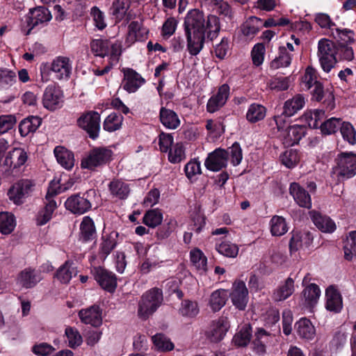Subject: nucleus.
<instances>
[{
	"instance_id": "nucleus-36",
	"label": "nucleus",
	"mask_w": 356,
	"mask_h": 356,
	"mask_svg": "<svg viewBox=\"0 0 356 356\" xmlns=\"http://www.w3.org/2000/svg\"><path fill=\"white\" fill-rule=\"evenodd\" d=\"M295 291L294 280L288 277L273 293L275 301H283L289 298Z\"/></svg>"
},
{
	"instance_id": "nucleus-54",
	"label": "nucleus",
	"mask_w": 356,
	"mask_h": 356,
	"mask_svg": "<svg viewBox=\"0 0 356 356\" xmlns=\"http://www.w3.org/2000/svg\"><path fill=\"white\" fill-rule=\"evenodd\" d=\"M227 161L230 160L234 166L239 165L243 159L242 149L238 143H234L232 147L225 150Z\"/></svg>"
},
{
	"instance_id": "nucleus-28",
	"label": "nucleus",
	"mask_w": 356,
	"mask_h": 356,
	"mask_svg": "<svg viewBox=\"0 0 356 356\" xmlns=\"http://www.w3.org/2000/svg\"><path fill=\"white\" fill-rule=\"evenodd\" d=\"M305 104V97L302 95H296L286 100L283 106V113L288 117H292L301 110Z\"/></svg>"
},
{
	"instance_id": "nucleus-20",
	"label": "nucleus",
	"mask_w": 356,
	"mask_h": 356,
	"mask_svg": "<svg viewBox=\"0 0 356 356\" xmlns=\"http://www.w3.org/2000/svg\"><path fill=\"white\" fill-rule=\"evenodd\" d=\"M229 96V86L227 84H223L219 87L216 95L211 96L207 104V111L214 113L222 107Z\"/></svg>"
},
{
	"instance_id": "nucleus-55",
	"label": "nucleus",
	"mask_w": 356,
	"mask_h": 356,
	"mask_svg": "<svg viewBox=\"0 0 356 356\" xmlns=\"http://www.w3.org/2000/svg\"><path fill=\"white\" fill-rule=\"evenodd\" d=\"M342 123L341 118H331L321 124V131L327 135L334 134L340 130Z\"/></svg>"
},
{
	"instance_id": "nucleus-27",
	"label": "nucleus",
	"mask_w": 356,
	"mask_h": 356,
	"mask_svg": "<svg viewBox=\"0 0 356 356\" xmlns=\"http://www.w3.org/2000/svg\"><path fill=\"white\" fill-rule=\"evenodd\" d=\"M262 28V21L254 16L250 17L241 26L242 34L247 38H253Z\"/></svg>"
},
{
	"instance_id": "nucleus-30",
	"label": "nucleus",
	"mask_w": 356,
	"mask_h": 356,
	"mask_svg": "<svg viewBox=\"0 0 356 356\" xmlns=\"http://www.w3.org/2000/svg\"><path fill=\"white\" fill-rule=\"evenodd\" d=\"M111 195L120 200L126 199L129 193V185L121 179H113L108 184Z\"/></svg>"
},
{
	"instance_id": "nucleus-59",
	"label": "nucleus",
	"mask_w": 356,
	"mask_h": 356,
	"mask_svg": "<svg viewBox=\"0 0 356 356\" xmlns=\"http://www.w3.org/2000/svg\"><path fill=\"white\" fill-rule=\"evenodd\" d=\"M163 262V260L159 259L156 256L149 257L141 264L140 270L142 273L147 274L151 270L162 266Z\"/></svg>"
},
{
	"instance_id": "nucleus-47",
	"label": "nucleus",
	"mask_w": 356,
	"mask_h": 356,
	"mask_svg": "<svg viewBox=\"0 0 356 356\" xmlns=\"http://www.w3.org/2000/svg\"><path fill=\"white\" fill-rule=\"evenodd\" d=\"M344 258L353 261L356 258V231L350 232L346 237L343 245Z\"/></svg>"
},
{
	"instance_id": "nucleus-61",
	"label": "nucleus",
	"mask_w": 356,
	"mask_h": 356,
	"mask_svg": "<svg viewBox=\"0 0 356 356\" xmlns=\"http://www.w3.org/2000/svg\"><path fill=\"white\" fill-rule=\"evenodd\" d=\"M186 158L185 151L183 145L177 143L168 151V160L172 163H177Z\"/></svg>"
},
{
	"instance_id": "nucleus-43",
	"label": "nucleus",
	"mask_w": 356,
	"mask_h": 356,
	"mask_svg": "<svg viewBox=\"0 0 356 356\" xmlns=\"http://www.w3.org/2000/svg\"><path fill=\"white\" fill-rule=\"evenodd\" d=\"M321 290L315 284L307 286L302 291L304 304L307 307H313L319 299Z\"/></svg>"
},
{
	"instance_id": "nucleus-51",
	"label": "nucleus",
	"mask_w": 356,
	"mask_h": 356,
	"mask_svg": "<svg viewBox=\"0 0 356 356\" xmlns=\"http://www.w3.org/2000/svg\"><path fill=\"white\" fill-rule=\"evenodd\" d=\"M179 311V314L183 316L193 318L198 314L200 309L196 301L184 300L181 302Z\"/></svg>"
},
{
	"instance_id": "nucleus-21",
	"label": "nucleus",
	"mask_w": 356,
	"mask_h": 356,
	"mask_svg": "<svg viewBox=\"0 0 356 356\" xmlns=\"http://www.w3.org/2000/svg\"><path fill=\"white\" fill-rule=\"evenodd\" d=\"M305 133L306 128L305 125L294 124L289 126L282 134L284 145L285 146H293L297 144Z\"/></svg>"
},
{
	"instance_id": "nucleus-35",
	"label": "nucleus",
	"mask_w": 356,
	"mask_h": 356,
	"mask_svg": "<svg viewBox=\"0 0 356 356\" xmlns=\"http://www.w3.org/2000/svg\"><path fill=\"white\" fill-rule=\"evenodd\" d=\"M130 7V0H113L110 8L111 15L118 22L128 17L127 12ZM130 18L127 17V20Z\"/></svg>"
},
{
	"instance_id": "nucleus-60",
	"label": "nucleus",
	"mask_w": 356,
	"mask_h": 356,
	"mask_svg": "<svg viewBox=\"0 0 356 356\" xmlns=\"http://www.w3.org/2000/svg\"><path fill=\"white\" fill-rule=\"evenodd\" d=\"M208 31V38L211 40L215 38L220 31V22L218 18L213 15L207 17L205 25V31Z\"/></svg>"
},
{
	"instance_id": "nucleus-48",
	"label": "nucleus",
	"mask_w": 356,
	"mask_h": 356,
	"mask_svg": "<svg viewBox=\"0 0 356 356\" xmlns=\"http://www.w3.org/2000/svg\"><path fill=\"white\" fill-rule=\"evenodd\" d=\"M16 225L15 218L13 213L9 212L0 213V232L3 234L11 233Z\"/></svg>"
},
{
	"instance_id": "nucleus-63",
	"label": "nucleus",
	"mask_w": 356,
	"mask_h": 356,
	"mask_svg": "<svg viewBox=\"0 0 356 356\" xmlns=\"http://www.w3.org/2000/svg\"><path fill=\"white\" fill-rule=\"evenodd\" d=\"M177 225V222L175 218L168 219L167 222L157 230V237L159 239L167 238L175 230Z\"/></svg>"
},
{
	"instance_id": "nucleus-58",
	"label": "nucleus",
	"mask_w": 356,
	"mask_h": 356,
	"mask_svg": "<svg viewBox=\"0 0 356 356\" xmlns=\"http://www.w3.org/2000/svg\"><path fill=\"white\" fill-rule=\"evenodd\" d=\"M280 320L279 312L275 309H270L264 316L265 326L267 327H275L273 330L280 332V327L277 324Z\"/></svg>"
},
{
	"instance_id": "nucleus-39",
	"label": "nucleus",
	"mask_w": 356,
	"mask_h": 356,
	"mask_svg": "<svg viewBox=\"0 0 356 356\" xmlns=\"http://www.w3.org/2000/svg\"><path fill=\"white\" fill-rule=\"evenodd\" d=\"M266 108L257 103L251 104L248 108L245 118L250 123H256L264 120L266 115Z\"/></svg>"
},
{
	"instance_id": "nucleus-34",
	"label": "nucleus",
	"mask_w": 356,
	"mask_h": 356,
	"mask_svg": "<svg viewBox=\"0 0 356 356\" xmlns=\"http://www.w3.org/2000/svg\"><path fill=\"white\" fill-rule=\"evenodd\" d=\"M298 334L300 337L312 340L316 335V330L312 322L306 318H300L295 325Z\"/></svg>"
},
{
	"instance_id": "nucleus-24",
	"label": "nucleus",
	"mask_w": 356,
	"mask_h": 356,
	"mask_svg": "<svg viewBox=\"0 0 356 356\" xmlns=\"http://www.w3.org/2000/svg\"><path fill=\"white\" fill-rule=\"evenodd\" d=\"M79 316L82 323L90 324L94 327L99 326L102 323L101 310L99 307L95 305L80 310Z\"/></svg>"
},
{
	"instance_id": "nucleus-41",
	"label": "nucleus",
	"mask_w": 356,
	"mask_h": 356,
	"mask_svg": "<svg viewBox=\"0 0 356 356\" xmlns=\"http://www.w3.org/2000/svg\"><path fill=\"white\" fill-rule=\"evenodd\" d=\"M190 259L192 264L200 274L207 270V259L202 251L195 248L190 252Z\"/></svg>"
},
{
	"instance_id": "nucleus-9",
	"label": "nucleus",
	"mask_w": 356,
	"mask_h": 356,
	"mask_svg": "<svg viewBox=\"0 0 356 356\" xmlns=\"http://www.w3.org/2000/svg\"><path fill=\"white\" fill-rule=\"evenodd\" d=\"M52 18L51 12L45 7L38 6L30 9L28 14L25 16V23L28 29L24 31L26 35H29L31 31L37 26L44 25Z\"/></svg>"
},
{
	"instance_id": "nucleus-8",
	"label": "nucleus",
	"mask_w": 356,
	"mask_h": 356,
	"mask_svg": "<svg viewBox=\"0 0 356 356\" xmlns=\"http://www.w3.org/2000/svg\"><path fill=\"white\" fill-rule=\"evenodd\" d=\"M34 187L35 183L33 180L22 179L10 187L8 196L14 204H21L31 194Z\"/></svg>"
},
{
	"instance_id": "nucleus-10",
	"label": "nucleus",
	"mask_w": 356,
	"mask_h": 356,
	"mask_svg": "<svg viewBox=\"0 0 356 356\" xmlns=\"http://www.w3.org/2000/svg\"><path fill=\"white\" fill-rule=\"evenodd\" d=\"M79 127L86 131L91 138H96L100 130V115L96 111L83 113L77 120Z\"/></svg>"
},
{
	"instance_id": "nucleus-14",
	"label": "nucleus",
	"mask_w": 356,
	"mask_h": 356,
	"mask_svg": "<svg viewBox=\"0 0 356 356\" xmlns=\"http://www.w3.org/2000/svg\"><path fill=\"white\" fill-rule=\"evenodd\" d=\"M118 45L119 48V58L121 56V44L118 42H111L105 39H94L90 42L92 52L96 56L108 57V60L111 59L114 46Z\"/></svg>"
},
{
	"instance_id": "nucleus-53",
	"label": "nucleus",
	"mask_w": 356,
	"mask_h": 356,
	"mask_svg": "<svg viewBox=\"0 0 356 356\" xmlns=\"http://www.w3.org/2000/svg\"><path fill=\"white\" fill-rule=\"evenodd\" d=\"M340 133L343 139L350 145L356 144V130L350 122L343 121Z\"/></svg>"
},
{
	"instance_id": "nucleus-42",
	"label": "nucleus",
	"mask_w": 356,
	"mask_h": 356,
	"mask_svg": "<svg viewBox=\"0 0 356 356\" xmlns=\"http://www.w3.org/2000/svg\"><path fill=\"white\" fill-rule=\"evenodd\" d=\"M270 233L274 236H281L288 232V226L285 218L280 216H274L269 222Z\"/></svg>"
},
{
	"instance_id": "nucleus-15",
	"label": "nucleus",
	"mask_w": 356,
	"mask_h": 356,
	"mask_svg": "<svg viewBox=\"0 0 356 356\" xmlns=\"http://www.w3.org/2000/svg\"><path fill=\"white\" fill-rule=\"evenodd\" d=\"M91 272L102 289L108 292L115 291L117 286V280L114 273L102 267H95Z\"/></svg>"
},
{
	"instance_id": "nucleus-4",
	"label": "nucleus",
	"mask_w": 356,
	"mask_h": 356,
	"mask_svg": "<svg viewBox=\"0 0 356 356\" xmlns=\"http://www.w3.org/2000/svg\"><path fill=\"white\" fill-rule=\"evenodd\" d=\"M28 159L26 151L22 148H14L9 151L5 159L0 162V172L6 177L15 176L19 168Z\"/></svg>"
},
{
	"instance_id": "nucleus-62",
	"label": "nucleus",
	"mask_w": 356,
	"mask_h": 356,
	"mask_svg": "<svg viewBox=\"0 0 356 356\" xmlns=\"http://www.w3.org/2000/svg\"><path fill=\"white\" fill-rule=\"evenodd\" d=\"M280 158L282 163L288 168L296 166L300 160L298 153L293 149L286 151L281 155Z\"/></svg>"
},
{
	"instance_id": "nucleus-13",
	"label": "nucleus",
	"mask_w": 356,
	"mask_h": 356,
	"mask_svg": "<svg viewBox=\"0 0 356 356\" xmlns=\"http://www.w3.org/2000/svg\"><path fill=\"white\" fill-rule=\"evenodd\" d=\"M233 305L239 310H244L248 302V290L243 281L236 280L232 284L231 292L228 295Z\"/></svg>"
},
{
	"instance_id": "nucleus-17",
	"label": "nucleus",
	"mask_w": 356,
	"mask_h": 356,
	"mask_svg": "<svg viewBox=\"0 0 356 356\" xmlns=\"http://www.w3.org/2000/svg\"><path fill=\"white\" fill-rule=\"evenodd\" d=\"M122 88L129 93L136 92L143 84L145 80L137 72L132 69H124Z\"/></svg>"
},
{
	"instance_id": "nucleus-23",
	"label": "nucleus",
	"mask_w": 356,
	"mask_h": 356,
	"mask_svg": "<svg viewBox=\"0 0 356 356\" xmlns=\"http://www.w3.org/2000/svg\"><path fill=\"white\" fill-rule=\"evenodd\" d=\"M148 31L137 21L131 22L128 26V33L125 40L127 47L134 44L137 41H143L147 38Z\"/></svg>"
},
{
	"instance_id": "nucleus-26",
	"label": "nucleus",
	"mask_w": 356,
	"mask_h": 356,
	"mask_svg": "<svg viewBox=\"0 0 356 356\" xmlns=\"http://www.w3.org/2000/svg\"><path fill=\"white\" fill-rule=\"evenodd\" d=\"M326 309L335 313L339 312L343 307L342 298L339 292L333 286L326 289Z\"/></svg>"
},
{
	"instance_id": "nucleus-49",
	"label": "nucleus",
	"mask_w": 356,
	"mask_h": 356,
	"mask_svg": "<svg viewBox=\"0 0 356 356\" xmlns=\"http://www.w3.org/2000/svg\"><path fill=\"white\" fill-rule=\"evenodd\" d=\"M291 62V54L287 51L286 47H280L279 49V56L276 57L270 63V67L273 69L288 67Z\"/></svg>"
},
{
	"instance_id": "nucleus-6",
	"label": "nucleus",
	"mask_w": 356,
	"mask_h": 356,
	"mask_svg": "<svg viewBox=\"0 0 356 356\" xmlns=\"http://www.w3.org/2000/svg\"><path fill=\"white\" fill-rule=\"evenodd\" d=\"M334 172L342 179L352 178L356 175V154L342 152L336 158Z\"/></svg>"
},
{
	"instance_id": "nucleus-11",
	"label": "nucleus",
	"mask_w": 356,
	"mask_h": 356,
	"mask_svg": "<svg viewBox=\"0 0 356 356\" xmlns=\"http://www.w3.org/2000/svg\"><path fill=\"white\" fill-rule=\"evenodd\" d=\"M229 327L228 318L222 316L210 323L205 335L211 342H219L223 339Z\"/></svg>"
},
{
	"instance_id": "nucleus-50",
	"label": "nucleus",
	"mask_w": 356,
	"mask_h": 356,
	"mask_svg": "<svg viewBox=\"0 0 356 356\" xmlns=\"http://www.w3.org/2000/svg\"><path fill=\"white\" fill-rule=\"evenodd\" d=\"M162 220L163 213L158 209L147 211L143 216L144 224L152 228L159 225Z\"/></svg>"
},
{
	"instance_id": "nucleus-38",
	"label": "nucleus",
	"mask_w": 356,
	"mask_h": 356,
	"mask_svg": "<svg viewBox=\"0 0 356 356\" xmlns=\"http://www.w3.org/2000/svg\"><path fill=\"white\" fill-rule=\"evenodd\" d=\"M76 274L77 270L73 262L67 261L58 269L56 277L61 283L67 284Z\"/></svg>"
},
{
	"instance_id": "nucleus-2",
	"label": "nucleus",
	"mask_w": 356,
	"mask_h": 356,
	"mask_svg": "<svg viewBox=\"0 0 356 356\" xmlns=\"http://www.w3.org/2000/svg\"><path fill=\"white\" fill-rule=\"evenodd\" d=\"M72 72V60L67 57L59 56L56 57L50 65H42L40 67L41 79L43 82L49 80L50 73L52 72L57 80L67 81Z\"/></svg>"
},
{
	"instance_id": "nucleus-1",
	"label": "nucleus",
	"mask_w": 356,
	"mask_h": 356,
	"mask_svg": "<svg viewBox=\"0 0 356 356\" xmlns=\"http://www.w3.org/2000/svg\"><path fill=\"white\" fill-rule=\"evenodd\" d=\"M184 31L187 48L192 56L197 55L202 49L205 38V19L198 9L190 10L184 19Z\"/></svg>"
},
{
	"instance_id": "nucleus-40",
	"label": "nucleus",
	"mask_w": 356,
	"mask_h": 356,
	"mask_svg": "<svg viewBox=\"0 0 356 356\" xmlns=\"http://www.w3.org/2000/svg\"><path fill=\"white\" fill-rule=\"evenodd\" d=\"M57 207L54 200H46L45 206L39 211L36 216V222L38 225H44L52 218V214Z\"/></svg>"
},
{
	"instance_id": "nucleus-25",
	"label": "nucleus",
	"mask_w": 356,
	"mask_h": 356,
	"mask_svg": "<svg viewBox=\"0 0 356 356\" xmlns=\"http://www.w3.org/2000/svg\"><path fill=\"white\" fill-rule=\"evenodd\" d=\"M309 215L314 224L321 232L332 233L336 229V225L330 217L316 211H310Z\"/></svg>"
},
{
	"instance_id": "nucleus-16",
	"label": "nucleus",
	"mask_w": 356,
	"mask_h": 356,
	"mask_svg": "<svg viewBox=\"0 0 356 356\" xmlns=\"http://www.w3.org/2000/svg\"><path fill=\"white\" fill-rule=\"evenodd\" d=\"M42 280L41 273L32 268L22 270L16 278V284L22 289H32Z\"/></svg>"
},
{
	"instance_id": "nucleus-7",
	"label": "nucleus",
	"mask_w": 356,
	"mask_h": 356,
	"mask_svg": "<svg viewBox=\"0 0 356 356\" xmlns=\"http://www.w3.org/2000/svg\"><path fill=\"white\" fill-rule=\"evenodd\" d=\"M112 154V151L106 147L95 148L82 159L81 168L92 170L97 167H101L111 160Z\"/></svg>"
},
{
	"instance_id": "nucleus-45",
	"label": "nucleus",
	"mask_w": 356,
	"mask_h": 356,
	"mask_svg": "<svg viewBox=\"0 0 356 356\" xmlns=\"http://www.w3.org/2000/svg\"><path fill=\"white\" fill-rule=\"evenodd\" d=\"M325 117V112L321 109L306 111L301 117V120L305 122L310 128H317L319 122Z\"/></svg>"
},
{
	"instance_id": "nucleus-44",
	"label": "nucleus",
	"mask_w": 356,
	"mask_h": 356,
	"mask_svg": "<svg viewBox=\"0 0 356 356\" xmlns=\"http://www.w3.org/2000/svg\"><path fill=\"white\" fill-rule=\"evenodd\" d=\"M216 250L218 252L226 257L235 258L238 253V247L236 244L229 241H220L216 243Z\"/></svg>"
},
{
	"instance_id": "nucleus-46",
	"label": "nucleus",
	"mask_w": 356,
	"mask_h": 356,
	"mask_svg": "<svg viewBox=\"0 0 356 356\" xmlns=\"http://www.w3.org/2000/svg\"><path fill=\"white\" fill-rule=\"evenodd\" d=\"M81 236L85 241L92 240L96 235L95 223L89 216L83 218L80 225Z\"/></svg>"
},
{
	"instance_id": "nucleus-64",
	"label": "nucleus",
	"mask_w": 356,
	"mask_h": 356,
	"mask_svg": "<svg viewBox=\"0 0 356 356\" xmlns=\"http://www.w3.org/2000/svg\"><path fill=\"white\" fill-rule=\"evenodd\" d=\"M250 337L251 331L250 327L245 326L234 335L233 341L236 346H245L250 342Z\"/></svg>"
},
{
	"instance_id": "nucleus-31",
	"label": "nucleus",
	"mask_w": 356,
	"mask_h": 356,
	"mask_svg": "<svg viewBox=\"0 0 356 356\" xmlns=\"http://www.w3.org/2000/svg\"><path fill=\"white\" fill-rule=\"evenodd\" d=\"M42 119L38 116H29L22 120L19 125V131L22 136L25 137L35 132L41 125Z\"/></svg>"
},
{
	"instance_id": "nucleus-22",
	"label": "nucleus",
	"mask_w": 356,
	"mask_h": 356,
	"mask_svg": "<svg viewBox=\"0 0 356 356\" xmlns=\"http://www.w3.org/2000/svg\"><path fill=\"white\" fill-rule=\"evenodd\" d=\"M289 193L297 204L301 207H312V199L308 192L299 184L293 182L289 186Z\"/></svg>"
},
{
	"instance_id": "nucleus-12",
	"label": "nucleus",
	"mask_w": 356,
	"mask_h": 356,
	"mask_svg": "<svg viewBox=\"0 0 356 356\" xmlns=\"http://www.w3.org/2000/svg\"><path fill=\"white\" fill-rule=\"evenodd\" d=\"M63 103V93L56 84H49L44 91L42 104L44 108L54 111L60 108Z\"/></svg>"
},
{
	"instance_id": "nucleus-32",
	"label": "nucleus",
	"mask_w": 356,
	"mask_h": 356,
	"mask_svg": "<svg viewBox=\"0 0 356 356\" xmlns=\"http://www.w3.org/2000/svg\"><path fill=\"white\" fill-rule=\"evenodd\" d=\"M228 292L225 289H217L211 293L209 299V305L214 312L220 310L226 304Z\"/></svg>"
},
{
	"instance_id": "nucleus-37",
	"label": "nucleus",
	"mask_w": 356,
	"mask_h": 356,
	"mask_svg": "<svg viewBox=\"0 0 356 356\" xmlns=\"http://www.w3.org/2000/svg\"><path fill=\"white\" fill-rule=\"evenodd\" d=\"M160 120L162 124L169 129H175L180 124L177 114L172 110L164 107L160 110Z\"/></svg>"
},
{
	"instance_id": "nucleus-29",
	"label": "nucleus",
	"mask_w": 356,
	"mask_h": 356,
	"mask_svg": "<svg viewBox=\"0 0 356 356\" xmlns=\"http://www.w3.org/2000/svg\"><path fill=\"white\" fill-rule=\"evenodd\" d=\"M312 242L311 236L307 233L293 232L289 243L290 252H296L303 248H307Z\"/></svg>"
},
{
	"instance_id": "nucleus-57",
	"label": "nucleus",
	"mask_w": 356,
	"mask_h": 356,
	"mask_svg": "<svg viewBox=\"0 0 356 356\" xmlns=\"http://www.w3.org/2000/svg\"><path fill=\"white\" fill-rule=\"evenodd\" d=\"M152 339L156 348L161 351H170L174 348L172 342L163 334H156Z\"/></svg>"
},
{
	"instance_id": "nucleus-52",
	"label": "nucleus",
	"mask_w": 356,
	"mask_h": 356,
	"mask_svg": "<svg viewBox=\"0 0 356 356\" xmlns=\"http://www.w3.org/2000/svg\"><path fill=\"white\" fill-rule=\"evenodd\" d=\"M122 121L123 117L122 115L112 113L104 120L103 128L108 132L115 131L121 127Z\"/></svg>"
},
{
	"instance_id": "nucleus-3",
	"label": "nucleus",
	"mask_w": 356,
	"mask_h": 356,
	"mask_svg": "<svg viewBox=\"0 0 356 356\" xmlns=\"http://www.w3.org/2000/svg\"><path fill=\"white\" fill-rule=\"evenodd\" d=\"M163 300V293L161 289L154 288L146 291L138 302V317L147 320L161 305Z\"/></svg>"
},
{
	"instance_id": "nucleus-19",
	"label": "nucleus",
	"mask_w": 356,
	"mask_h": 356,
	"mask_svg": "<svg viewBox=\"0 0 356 356\" xmlns=\"http://www.w3.org/2000/svg\"><path fill=\"white\" fill-rule=\"evenodd\" d=\"M65 206L72 213L81 215L89 211L92 204L87 198L76 194L67 199Z\"/></svg>"
},
{
	"instance_id": "nucleus-5",
	"label": "nucleus",
	"mask_w": 356,
	"mask_h": 356,
	"mask_svg": "<svg viewBox=\"0 0 356 356\" xmlns=\"http://www.w3.org/2000/svg\"><path fill=\"white\" fill-rule=\"evenodd\" d=\"M337 48L335 44L326 38L321 39L318 43V57L323 70L329 72L337 63Z\"/></svg>"
},
{
	"instance_id": "nucleus-18",
	"label": "nucleus",
	"mask_w": 356,
	"mask_h": 356,
	"mask_svg": "<svg viewBox=\"0 0 356 356\" xmlns=\"http://www.w3.org/2000/svg\"><path fill=\"white\" fill-rule=\"evenodd\" d=\"M225 149L218 148L210 153L205 160L204 165L207 170L218 172L225 168L227 163Z\"/></svg>"
},
{
	"instance_id": "nucleus-33",
	"label": "nucleus",
	"mask_w": 356,
	"mask_h": 356,
	"mask_svg": "<svg viewBox=\"0 0 356 356\" xmlns=\"http://www.w3.org/2000/svg\"><path fill=\"white\" fill-rule=\"evenodd\" d=\"M55 157L59 164L65 169H71L74 164L73 154L62 146H57L54 150Z\"/></svg>"
},
{
	"instance_id": "nucleus-56",
	"label": "nucleus",
	"mask_w": 356,
	"mask_h": 356,
	"mask_svg": "<svg viewBox=\"0 0 356 356\" xmlns=\"http://www.w3.org/2000/svg\"><path fill=\"white\" fill-rule=\"evenodd\" d=\"M16 81L15 73L8 69H0V90L9 88Z\"/></svg>"
}]
</instances>
